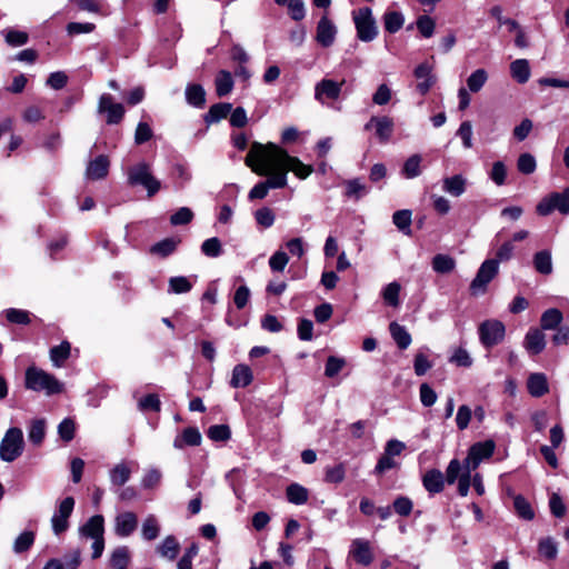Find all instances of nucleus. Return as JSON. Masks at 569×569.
Returning a JSON list of instances; mask_svg holds the SVG:
<instances>
[{"mask_svg": "<svg viewBox=\"0 0 569 569\" xmlns=\"http://www.w3.org/2000/svg\"><path fill=\"white\" fill-rule=\"evenodd\" d=\"M251 171L267 176L264 181L270 189H279L287 184L289 171L300 179H306L312 172V167L302 163L273 143L261 144L251 141Z\"/></svg>", "mask_w": 569, "mask_h": 569, "instance_id": "obj_1", "label": "nucleus"}, {"mask_svg": "<svg viewBox=\"0 0 569 569\" xmlns=\"http://www.w3.org/2000/svg\"><path fill=\"white\" fill-rule=\"evenodd\" d=\"M24 387L34 392H43L47 396L61 393L64 389L63 382L52 373L32 365L26 369Z\"/></svg>", "mask_w": 569, "mask_h": 569, "instance_id": "obj_2", "label": "nucleus"}, {"mask_svg": "<svg viewBox=\"0 0 569 569\" xmlns=\"http://www.w3.org/2000/svg\"><path fill=\"white\" fill-rule=\"evenodd\" d=\"M104 518L101 515L90 517L86 523L79 527L81 539H92V559H98L104 550Z\"/></svg>", "mask_w": 569, "mask_h": 569, "instance_id": "obj_3", "label": "nucleus"}, {"mask_svg": "<svg viewBox=\"0 0 569 569\" xmlns=\"http://www.w3.org/2000/svg\"><path fill=\"white\" fill-rule=\"evenodd\" d=\"M24 449L23 432L18 427L9 428L0 442V459L4 462H13Z\"/></svg>", "mask_w": 569, "mask_h": 569, "instance_id": "obj_4", "label": "nucleus"}, {"mask_svg": "<svg viewBox=\"0 0 569 569\" xmlns=\"http://www.w3.org/2000/svg\"><path fill=\"white\" fill-rule=\"evenodd\" d=\"M128 182L130 186L146 188L149 197L156 194L160 189V181L152 176L150 167L144 162L132 166L128 170Z\"/></svg>", "mask_w": 569, "mask_h": 569, "instance_id": "obj_5", "label": "nucleus"}, {"mask_svg": "<svg viewBox=\"0 0 569 569\" xmlns=\"http://www.w3.org/2000/svg\"><path fill=\"white\" fill-rule=\"evenodd\" d=\"M353 22L357 30V37L363 42L372 41L378 34L376 20L372 17L370 8H361L353 12Z\"/></svg>", "mask_w": 569, "mask_h": 569, "instance_id": "obj_6", "label": "nucleus"}, {"mask_svg": "<svg viewBox=\"0 0 569 569\" xmlns=\"http://www.w3.org/2000/svg\"><path fill=\"white\" fill-rule=\"evenodd\" d=\"M499 270L498 260H486L480 266L475 279L470 283L472 295H483L488 283L497 276Z\"/></svg>", "mask_w": 569, "mask_h": 569, "instance_id": "obj_7", "label": "nucleus"}, {"mask_svg": "<svg viewBox=\"0 0 569 569\" xmlns=\"http://www.w3.org/2000/svg\"><path fill=\"white\" fill-rule=\"evenodd\" d=\"M553 210H558L562 214L569 213V188L562 192H553L549 197L543 198L537 206V212L540 216H548Z\"/></svg>", "mask_w": 569, "mask_h": 569, "instance_id": "obj_8", "label": "nucleus"}, {"mask_svg": "<svg viewBox=\"0 0 569 569\" xmlns=\"http://www.w3.org/2000/svg\"><path fill=\"white\" fill-rule=\"evenodd\" d=\"M345 83V79L341 81L329 78L321 79L315 86V99L321 104H328L329 101L338 100Z\"/></svg>", "mask_w": 569, "mask_h": 569, "instance_id": "obj_9", "label": "nucleus"}, {"mask_svg": "<svg viewBox=\"0 0 569 569\" xmlns=\"http://www.w3.org/2000/svg\"><path fill=\"white\" fill-rule=\"evenodd\" d=\"M496 443L493 440H486L472 445L465 459V469L476 470L482 460L489 459L495 451Z\"/></svg>", "mask_w": 569, "mask_h": 569, "instance_id": "obj_10", "label": "nucleus"}, {"mask_svg": "<svg viewBox=\"0 0 569 569\" xmlns=\"http://www.w3.org/2000/svg\"><path fill=\"white\" fill-rule=\"evenodd\" d=\"M505 325L499 320H486L479 326V337L486 348H491L502 341Z\"/></svg>", "mask_w": 569, "mask_h": 569, "instance_id": "obj_11", "label": "nucleus"}, {"mask_svg": "<svg viewBox=\"0 0 569 569\" xmlns=\"http://www.w3.org/2000/svg\"><path fill=\"white\" fill-rule=\"evenodd\" d=\"M124 107L121 103L114 102L109 93H102L98 102V113H106V122L108 124H118L124 116Z\"/></svg>", "mask_w": 569, "mask_h": 569, "instance_id": "obj_12", "label": "nucleus"}, {"mask_svg": "<svg viewBox=\"0 0 569 569\" xmlns=\"http://www.w3.org/2000/svg\"><path fill=\"white\" fill-rule=\"evenodd\" d=\"M74 508V499L72 497L64 498L58 510L51 518L52 530L54 535L59 536L68 530L69 528V518Z\"/></svg>", "mask_w": 569, "mask_h": 569, "instance_id": "obj_13", "label": "nucleus"}, {"mask_svg": "<svg viewBox=\"0 0 569 569\" xmlns=\"http://www.w3.org/2000/svg\"><path fill=\"white\" fill-rule=\"evenodd\" d=\"M337 32L336 24L325 14L318 21L316 41L323 48L331 47L336 40Z\"/></svg>", "mask_w": 569, "mask_h": 569, "instance_id": "obj_14", "label": "nucleus"}, {"mask_svg": "<svg viewBox=\"0 0 569 569\" xmlns=\"http://www.w3.org/2000/svg\"><path fill=\"white\" fill-rule=\"evenodd\" d=\"M138 527V517L132 511H123L114 518V533L118 537L131 536Z\"/></svg>", "mask_w": 569, "mask_h": 569, "instance_id": "obj_15", "label": "nucleus"}, {"mask_svg": "<svg viewBox=\"0 0 569 569\" xmlns=\"http://www.w3.org/2000/svg\"><path fill=\"white\" fill-rule=\"evenodd\" d=\"M393 120L389 117H371V119L365 124V130H371L375 128L376 136L381 142H386L390 139L393 132Z\"/></svg>", "mask_w": 569, "mask_h": 569, "instance_id": "obj_16", "label": "nucleus"}, {"mask_svg": "<svg viewBox=\"0 0 569 569\" xmlns=\"http://www.w3.org/2000/svg\"><path fill=\"white\" fill-rule=\"evenodd\" d=\"M350 553L355 560L363 566H368L373 560V555L369 541L355 539L351 543Z\"/></svg>", "mask_w": 569, "mask_h": 569, "instance_id": "obj_17", "label": "nucleus"}, {"mask_svg": "<svg viewBox=\"0 0 569 569\" xmlns=\"http://www.w3.org/2000/svg\"><path fill=\"white\" fill-rule=\"evenodd\" d=\"M201 443V433L196 427H188L179 433L173 440L176 449H183L184 447H196Z\"/></svg>", "mask_w": 569, "mask_h": 569, "instance_id": "obj_18", "label": "nucleus"}, {"mask_svg": "<svg viewBox=\"0 0 569 569\" xmlns=\"http://www.w3.org/2000/svg\"><path fill=\"white\" fill-rule=\"evenodd\" d=\"M415 77L419 80L417 90L420 94L425 96L433 86L435 77L432 76V68L428 63H420L415 69Z\"/></svg>", "mask_w": 569, "mask_h": 569, "instance_id": "obj_19", "label": "nucleus"}, {"mask_svg": "<svg viewBox=\"0 0 569 569\" xmlns=\"http://www.w3.org/2000/svg\"><path fill=\"white\" fill-rule=\"evenodd\" d=\"M109 160L107 156L100 154L91 160L87 167V177L92 180L104 178L109 171Z\"/></svg>", "mask_w": 569, "mask_h": 569, "instance_id": "obj_20", "label": "nucleus"}, {"mask_svg": "<svg viewBox=\"0 0 569 569\" xmlns=\"http://www.w3.org/2000/svg\"><path fill=\"white\" fill-rule=\"evenodd\" d=\"M422 483L428 492L439 493L445 487L443 473L438 469L428 470L422 478Z\"/></svg>", "mask_w": 569, "mask_h": 569, "instance_id": "obj_21", "label": "nucleus"}, {"mask_svg": "<svg viewBox=\"0 0 569 569\" xmlns=\"http://www.w3.org/2000/svg\"><path fill=\"white\" fill-rule=\"evenodd\" d=\"M546 347L545 335L539 329H531L527 332L525 338V348L531 355L542 352Z\"/></svg>", "mask_w": 569, "mask_h": 569, "instance_id": "obj_22", "label": "nucleus"}, {"mask_svg": "<svg viewBox=\"0 0 569 569\" xmlns=\"http://www.w3.org/2000/svg\"><path fill=\"white\" fill-rule=\"evenodd\" d=\"M527 388L532 397H542L549 391L547 377L543 373H531L527 381Z\"/></svg>", "mask_w": 569, "mask_h": 569, "instance_id": "obj_23", "label": "nucleus"}, {"mask_svg": "<svg viewBox=\"0 0 569 569\" xmlns=\"http://www.w3.org/2000/svg\"><path fill=\"white\" fill-rule=\"evenodd\" d=\"M466 184L463 176L455 174L442 180V190L453 197H460L466 191Z\"/></svg>", "mask_w": 569, "mask_h": 569, "instance_id": "obj_24", "label": "nucleus"}, {"mask_svg": "<svg viewBox=\"0 0 569 569\" xmlns=\"http://www.w3.org/2000/svg\"><path fill=\"white\" fill-rule=\"evenodd\" d=\"M389 331L399 349L405 350L410 346L412 339L406 327L393 321L389 325Z\"/></svg>", "mask_w": 569, "mask_h": 569, "instance_id": "obj_25", "label": "nucleus"}, {"mask_svg": "<svg viewBox=\"0 0 569 569\" xmlns=\"http://www.w3.org/2000/svg\"><path fill=\"white\" fill-rule=\"evenodd\" d=\"M46 437V420L42 418L33 419L28 427V439L34 446H40Z\"/></svg>", "mask_w": 569, "mask_h": 569, "instance_id": "obj_26", "label": "nucleus"}, {"mask_svg": "<svg viewBox=\"0 0 569 569\" xmlns=\"http://www.w3.org/2000/svg\"><path fill=\"white\" fill-rule=\"evenodd\" d=\"M36 541V532L32 530L22 531L13 541L12 551L16 555H21L31 549Z\"/></svg>", "mask_w": 569, "mask_h": 569, "instance_id": "obj_27", "label": "nucleus"}, {"mask_svg": "<svg viewBox=\"0 0 569 569\" xmlns=\"http://www.w3.org/2000/svg\"><path fill=\"white\" fill-rule=\"evenodd\" d=\"M71 345L68 341H62L60 345L50 349V360L56 368L63 367L64 362L70 357Z\"/></svg>", "mask_w": 569, "mask_h": 569, "instance_id": "obj_28", "label": "nucleus"}, {"mask_svg": "<svg viewBox=\"0 0 569 569\" xmlns=\"http://www.w3.org/2000/svg\"><path fill=\"white\" fill-rule=\"evenodd\" d=\"M130 476H131V469L127 462L117 463L109 471L110 482L112 486H116V487L123 486L130 479Z\"/></svg>", "mask_w": 569, "mask_h": 569, "instance_id": "obj_29", "label": "nucleus"}, {"mask_svg": "<svg viewBox=\"0 0 569 569\" xmlns=\"http://www.w3.org/2000/svg\"><path fill=\"white\" fill-rule=\"evenodd\" d=\"M510 73L518 83H526L530 78V66L526 59H517L510 63Z\"/></svg>", "mask_w": 569, "mask_h": 569, "instance_id": "obj_30", "label": "nucleus"}, {"mask_svg": "<svg viewBox=\"0 0 569 569\" xmlns=\"http://www.w3.org/2000/svg\"><path fill=\"white\" fill-rule=\"evenodd\" d=\"M563 319L562 312L557 308L546 310L540 318V326L542 330H553L560 327Z\"/></svg>", "mask_w": 569, "mask_h": 569, "instance_id": "obj_31", "label": "nucleus"}, {"mask_svg": "<svg viewBox=\"0 0 569 569\" xmlns=\"http://www.w3.org/2000/svg\"><path fill=\"white\" fill-rule=\"evenodd\" d=\"M160 533V525L154 515H148L141 526L142 538L147 541H152L158 538Z\"/></svg>", "mask_w": 569, "mask_h": 569, "instance_id": "obj_32", "label": "nucleus"}, {"mask_svg": "<svg viewBox=\"0 0 569 569\" xmlns=\"http://www.w3.org/2000/svg\"><path fill=\"white\" fill-rule=\"evenodd\" d=\"M179 242H180L179 239L166 238V239L154 243L150 248V252L152 254L159 256L161 258H166L176 251Z\"/></svg>", "mask_w": 569, "mask_h": 569, "instance_id": "obj_33", "label": "nucleus"}, {"mask_svg": "<svg viewBox=\"0 0 569 569\" xmlns=\"http://www.w3.org/2000/svg\"><path fill=\"white\" fill-rule=\"evenodd\" d=\"M231 103L220 102L210 107L208 113L204 116V121L208 124L216 123L226 118L231 111Z\"/></svg>", "mask_w": 569, "mask_h": 569, "instance_id": "obj_34", "label": "nucleus"}, {"mask_svg": "<svg viewBox=\"0 0 569 569\" xmlns=\"http://www.w3.org/2000/svg\"><path fill=\"white\" fill-rule=\"evenodd\" d=\"M187 102L196 108H202L206 102V91L200 84H189L186 88Z\"/></svg>", "mask_w": 569, "mask_h": 569, "instance_id": "obj_35", "label": "nucleus"}, {"mask_svg": "<svg viewBox=\"0 0 569 569\" xmlns=\"http://www.w3.org/2000/svg\"><path fill=\"white\" fill-rule=\"evenodd\" d=\"M535 269L541 274H550L552 272L551 252L541 250L533 256Z\"/></svg>", "mask_w": 569, "mask_h": 569, "instance_id": "obj_36", "label": "nucleus"}, {"mask_svg": "<svg viewBox=\"0 0 569 569\" xmlns=\"http://www.w3.org/2000/svg\"><path fill=\"white\" fill-rule=\"evenodd\" d=\"M411 217L412 212L408 209L398 210L392 216L395 226L406 236H411Z\"/></svg>", "mask_w": 569, "mask_h": 569, "instance_id": "obj_37", "label": "nucleus"}, {"mask_svg": "<svg viewBox=\"0 0 569 569\" xmlns=\"http://www.w3.org/2000/svg\"><path fill=\"white\" fill-rule=\"evenodd\" d=\"M216 91L219 97L227 96L233 88V80L231 73L226 70L218 72L216 80Z\"/></svg>", "mask_w": 569, "mask_h": 569, "instance_id": "obj_38", "label": "nucleus"}, {"mask_svg": "<svg viewBox=\"0 0 569 569\" xmlns=\"http://www.w3.org/2000/svg\"><path fill=\"white\" fill-rule=\"evenodd\" d=\"M246 471L241 469H232L227 476V480L232 487L234 495L240 499L244 500V489L242 488V478H244Z\"/></svg>", "mask_w": 569, "mask_h": 569, "instance_id": "obj_39", "label": "nucleus"}, {"mask_svg": "<svg viewBox=\"0 0 569 569\" xmlns=\"http://www.w3.org/2000/svg\"><path fill=\"white\" fill-rule=\"evenodd\" d=\"M287 499L295 505H303L308 500V490L299 483H291L286 490Z\"/></svg>", "mask_w": 569, "mask_h": 569, "instance_id": "obj_40", "label": "nucleus"}, {"mask_svg": "<svg viewBox=\"0 0 569 569\" xmlns=\"http://www.w3.org/2000/svg\"><path fill=\"white\" fill-rule=\"evenodd\" d=\"M130 561L129 549L124 546L118 547L112 551L110 565L112 569H127Z\"/></svg>", "mask_w": 569, "mask_h": 569, "instance_id": "obj_41", "label": "nucleus"}, {"mask_svg": "<svg viewBox=\"0 0 569 569\" xmlns=\"http://www.w3.org/2000/svg\"><path fill=\"white\" fill-rule=\"evenodd\" d=\"M385 29L389 33L398 32L405 22L403 14L398 11H388L383 16Z\"/></svg>", "mask_w": 569, "mask_h": 569, "instance_id": "obj_42", "label": "nucleus"}, {"mask_svg": "<svg viewBox=\"0 0 569 569\" xmlns=\"http://www.w3.org/2000/svg\"><path fill=\"white\" fill-rule=\"evenodd\" d=\"M346 192L345 194L348 198H353L356 200L360 199L365 194L368 193V187L358 178L351 179L345 182Z\"/></svg>", "mask_w": 569, "mask_h": 569, "instance_id": "obj_43", "label": "nucleus"}, {"mask_svg": "<svg viewBox=\"0 0 569 569\" xmlns=\"http://www.w3.org/2000/svg\"><path fill=\"white\" fill-rule=\"evenodd\" d=\"M456 267V261L448 254H436L432 258V268L438 273H449Z\"/></svg>", "mask_w": 569, "mask_h": 569, "instance_id": "obj_44", "label": "nucleus"}, {"mask_svg": "<svg viewBox=\"0 0 569 569\" xmlns=\"http://www.w3.org/2000/svg\"><path fill=\"white\" fill-rule=\"evenodd\" d=\"M422 161V158L420 154H412L409 157L401 170V173L407 179H413L421 173L420 163Z\"/></svg>", "mask_w": 569, "mask_h": 569, "instance_id": "obj_45", "label": "nucleus"}, {"mask_svg": "<svg viewBox=\"0 0 569 569\" xmlns=\"http://www.w3.org/2000/svg\"><path fill=\"white\" fill-rule=\"evenodd\" d=\"M161 557L173 560L179 552V542L173 536H168L158 547Z\"/></svg>", "mask_w": 569, "mask_h": 569, "instance_id": "obj_46", "label": "nucleus"}, {"mask_svg": "<svg viewBox=\"0 0 569 569\" xmlns=\"http://www.w3.org/2000/svg\"><path fill=\"white\" fill-rule=\"evenodd\" d=\"M230 385L233 388L249 386V367L246 365H238L232 370Z\"/></svg>", "mask_w": 569, "mask_h": 569, "instance_id": "obj_47", "label": "nucleus"}, {"mask_svg": "<svg viewBox=\"0 0 569 569\" xmlns=\"http://www.w3.org/2000/svg\"><path fill=\"white\" fill-rule=\"evenodd\" d=\"M513 507L517 515L525 520H532L535 512L529 501L521 495H518L513 499Z\"/></svg>", "mask_w": 569, "mask_h": 569, "instance_id": "obj_48", "label": "nucleus"}, {"mask_svg": "<svg viewBox=\"0 0 569 569\" xmlns=\"http://www.w3.org/2000/svg\"><path fill=\"white\" fill-rule=\"evenodd\" d=\"M138 409L142 412H159L161 410V401L159 399V396L156 393H149L143 396L138 401Z\"/></svg>", "mask_w": 569, "mask_h": 569, "instance_id": "obj_49", "label": "nucleus"}, {"mask_svg": "<svg viewBox=\"0 0 569 569\" xmlns=\"http://www.w3.org/2000/svg\"><path fill=\"white\" fill-rule=\"evenodd\" d=\"M346 477V468L343 463L328 466L325 469V481L328 483H340Z\"/></svg>", "mask_w": 569, "mask_h": 569, "instance_id": "obj_50", "label": "nucleus"}, {"mask_svg": "<svg viewBox=\"0 0 569 569\" xmlns=\"http://www.w3.org/2000/svg\"><path fill=\"white\" fill-rule=\"evenodd\" d=\"M6 42L11 47H20L28 42L29 36L24 31L7 29L2 31Z\"/></svg>", "mask_w": 569, "mask_h": 569, "instance_id": "obj_51", "label": "nucleus"}, {"mask_svg": "<svg viewBox=\"0 0 569 569\" xmlns=\"http://www.w3.org/2000/svg\"><path fill=\"white\" fill-rule=\"evenodd\" d=\"M488 74L485 69H477L467 79V86L471 92H478L485 86Z\"/></svg>", "mask_w": 569, "mask_h": 569, "instance_id": "obj_52", "label": "nucleus"}, {"mask_svg": "<svg viewBox=\"0 0 569 569\" xmlns=\"http://www.w3.org/2000/svg\"><path fill=\"white\" fill-rule=\"evenodd\" d=\"M416 26L423 38H431L435 33L436 22L430 16H419Z\"/></svg>", "mask_w": 569, "mask_h": 569, "instance_id": "obj_53", "label": "nucleus"}, {"mask_svg": "<svg viewBox=\"0 0 569 569\" xmlns=\"http://www.w3.org/2000/svg\"><path fill=\"white\" fill-rule=\"evenodd\" d=\"M538 552L547 560H553L558 555L557 543L552 538H543L539 541Z\"/></svg>", "mask_w": 569, "mask_h": 569, "instance_id": "obj_54", "label": "nucleus"}, {"mask_svg": "<svg viewBox=\"0 0 569 569\" xmlns=\"http://www.w3.org/2000/svg\"><path fill=\"white\" fill-rule=\"evenodd\" d=\"M192 288V282L187 277H171L169 279V292L172 293H186Z\"/></svg>", "mask_w": 569, "mask_h": 569, "instance_id": "obj_55", "label": "nucleus"}, {"mask_svg": "<svg viewBox=\"0 0 569 569\" xmlns=\"http://www.w3.org/2000/svg\"><path fill=\"white\" fill-rule=\"evenodd\" d=\"M254 219L259 227L267 229L274 223L276 214L272 209L263 207L254 212Z\"/></svg>", "mask_w": 569, "mask_h": 569, "instance_id": "obj_56", "label": "nucleus"}, {"mask_svg": "<svg viewBox=\"0 0 569 569\" xmlns=\"http://www.w3.org/2000/svg\"><path fill=\"white\" fill-rule=\"evenodd\" d=\"M161 479H162L161 471L157 468H151V469H148L146 471L144 476L142 477L141 486L144 489H153L160 485Z\"/></svg>", "mask_w": 569, "mask_h": 569, "instance_id": "obj_57", "label": "nucleus"}, {"mask_svg": "<svg viewBox=\"0 0 569 569\" xmlns=\"http://www.w3.org/2000/svg\"><path fill=\"white\" fill-rule=\"evenodd\" d=\"M462 471H465V462L461 463L458 459H452L446 470V481L453 485L459 480Z\"/></svg>", "mask_w": 569, "mask_h": 569, "instance_id": "obj_58", "label": "nucleus"}, {"mask_svg": "<svg viewBox=\"0 0 569 569\" xmlns=\"http://www.w3.org/2000/svg\"><path fill=\"white\" fill-rule=\"evenodd\" d=\"M201 251L211 258L219 257L222 252L221 241L217 237L209 238L202 242Z\"/></svg>", "mask_w": 569, "mask_h": 569, "instance_id": "obj_59", "label": "nucleus"}, {"mask_svg": "<svg viewBox=\"0 0 569 569\" xmlns=\"http://www.w3.org/2000/svg\"><path fill=\"white\" fill-rule=\"evenodd\" d=\"M537 167L536 159L530 153H522L519 156L517 161L518 170L523 174H531L535 172Z\"/></svg>", "mask_w": 569, "mask_h": 569, "instance_id": "obj_60", "label": "nucleus"}, {"mask_svg": "<svg viewBox=\"0 0 569 569\" xmlns=\"http://www.w3.org/2000/svg\"><path fill=\"white\" fill-rule=\"evenodd\" d=\"M230 429L226 425H214L209 427L207 436L212 441H227L230 438Z\"/></svg>", "mask_w": 569, "mask_h": 569, "instance_id": "obj_61", "label": "nucleus"}, {"mask_svg": "<svg viewBox=\"0 0 569 569\" xmlns=\"http://www.w3.org/2000/svg\"><path fill=\"white\" fill-rule=\"evenodd\" d=\"M7 320L12 323L28 325L30 323V313L27 310L10 308L6 310Z\"/></svg>", "mask_w": 569, "mask_h": 569, "instance_id": "obj_62", "label": "nucleus"}, {"mask_svg": "<svg viewBox=\"0 0 569 569\" xmlns=\"http://www.w3.org/2000/svg\"><path fill=\"white\" fill-rule=\"evenodd\" d=\"M74 431H76L74 421L70 418L63 419L58 426V433H59L60 438L66 442H69L73 439Z\"/></svg>", "mask_w": 569, "mask_h": 569, "instance_id": "obj_63", "label": "nucleus"}, {"mask_svg": "<svg viewBox=\"0 0 569 569\" xmlns=\"http://www.w3.org/2000/svg\"><path fill=\"white\" fill-rule=\"evenodd\" d=\"M288 8V13L291 19L300 21L306 16L303 0H290L284 4Z\"/></svg>", "mask_w": 569, "mask_h": 569, "instance_id": "obj_64", "label": "nucleus"}]
</instances>
